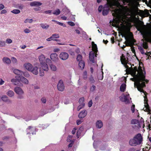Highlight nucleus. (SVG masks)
<instances>
[{"label":"nucleus","instance_id":"19","mask_svg":"<svg viewBox=\"0 0 151 151\" xmlns=\"http://www.w3.org/2000/svg\"><path fill=\"white\" fill-rule=\"evenodd\" d=\"M92 47L93 51H94L95 53H97L98 51L97 45L96 44L94 43V42H92Z\"/></svg>","mask_w":151,"mask_h":151},{"label":"nucleus","instance_id":"20","mask_svg":"<svg viewBox=\"0 0 151 151\" xmlns=\"http://www.w3.org/2000/svg\"><path fill=\"white\" fill-rule=\"evenodd\" d=\"M112 11L114 12L112 13V15L113 17H117L119 15V9H116Z\"/></svg>","mask_w":151,"mask_h":151},{"label":"nucleus","instance_id":"26","mask_svg":"<svg viewBox=\"0 0 151 151\" xmlns=\"http://www.w3.org/2000/svg\"><path fill=\"white\" fill-rule=\"evenodd\" d=\"M59 57L60 58L63 60H66V52H62L60 55Z\"/></svg>","mask_w":151,"mask_h":151},{"label":"nucleus","instance_id":"32","mask_svg":"<svg viewBox=\"0 0 151 151\" xmlns=\"http://www.w3.org/2000/svg\"><path fill=\"white\" fill-rule=\"evenodd\" d=\"M50 67L51 69L53 71H56L57 70V68L55 65L52 64H50Z\"/></svg>","mask_w":151,"mask_h":151},{"label":"nucleus","instance_id":"29","mask_svg":"<svg viewBox=\"0 0 151 151\" xmlns=\"http://www.w3.org/2000/svg\"><path fill=\"white\" fill-rule=\"evenodd\" d=\"M126 84L125 83H122L120 87V90L122 92H124L125 89L126 88Z\"/></svg>","mask_w":151,"mask_h":151},{"label":"nucleus","instance_id":"34","mask_svg":"<svg viewBox=\"0 0 151 151\" xmlns=\"http://www.w3.org/2000/svg\"><path fill=\"white\" fill-rule=\"evenodd\" d=\"M11 12L15 14H17L19 13L20 11L19 9H14L11 11Z\"/></svg>","mask_w":151,"mask_h":151},{"label":"nucleus","instance_id":"38","mask_svg":"<svg viewBox=\"0 0 151 151\" xmlns=\"http://www.w3.org/2000/svg\"><path fill=\"white\" fill-rule=\"evenodd\" d=\"M73 137V136L72 135H68V137L67 139V141L68 142H70L72 141V138Z\"/></svg>","mask_w":151,"mask_h":151},{"label":"nucleus","instance_id":"22","mask_svg":"<svg viewBox=\"0 0 151 151\" xmlns=\"http://www.w3.org/2000/svg\"><path fill=\"white\" fill-rule=\"evenodd\" d=\"M30 4L31 6H39L41 5L42 4L40 2L35 1L31 2Z\"/></svg>","mask_w":151,"mask_h":151},{"label":"nucleus","instance_id":"50","mask_svg":"<svg viewBox=\"0 0 151 151\" xmlns=\"http://www.w3.org/2000/svg\"><path fill=\"white\" fill-rule=\"evenodd\" d=\"M12 61V62L13 63H16L17 62V60L16 58L14 57H13L11 59Z\"/></svg>","mask_w":151,"mask_h":151},{"label":"nucleus","instance_id":"44","mask_svg":"<svg viewBox=\"0 0 151 151\" xmlns=\"http://www.w3.org/2000/svg\"><path fill=\"white\" fill-rule=\"evenodd\" d=\"M44 75V70L40 68V76H43Z\"/></svg>","mask_w":151,"mask_h":151},{"label":"nucleus","instance_id":"15","mask_svg":"<svg viewBox=\"0 0 151 151\" xmlns=\"http://www.w3.org/2000/svg\"><path fill=\"white\" fill-rule=\"evenodd\" d=\"M38 68L37 67L35 66L34 67H33L30 71L34 74L36 75L38 73Z\"/></svg>","mask_w":151,"mask_h":151},{"label":"nucleus","instance_id":"18","mask_svg":"<svg viewBox=\"0 0 151 151\" xmlns=\"http://www.w3.org/2000/svg\"><path fill=\"white\" fill-rule=\"evenodd\" d=\"M40 65L42 70L47 71L48 70L49 68L48 65L45 63L43 64H41Z\"/></svg>","mask_w":151,"mask_h":151},{"label":"nucleus","instance_id":"57","mask_svg":"<svg viewBox=\"0 0 151 151\" xmlns=\"http://www.w3.org/2000/svg\"><path fill=\"white\" fill-rule=\"evenodd\" d=\"M24 32L26 33H28L30 32L31 31L29 29L26 28L24 29Z\"/></svg>","mask_w":151,"mask_h":151},{"label":"nucleus","instance_id":"60","mask_svg":"<svg viewBox=\"0 0 151 151\" xmlns=\"http://www.w3.org/2000/svg\"><path fill=\"white\" fill-rule=\"evenodd\" d=\"M77 130V129L75 127L72 130V133L73 134H74L76 132V130Z\"/></svg>","mask_w":151,"mask_h":151},{"label":"nucleus","instance_id":"36","mask_svg":"<svg viewBox=\"0 0 151 151\" xmlns=\"http://www.w3.org/2000/svg\"><path fill=\"white\" fill-rule=\"evenodd\" d=\"M40 25L42 28L43 29H47L49 27V25H45V24H40Z\"/></svg>","mask_w":151,"mask_h":151},{"label":"nucleus","instance_id":"27","mask_svg":"<svg viewBox=\"0 0 151 151\" xmlns=\"http://www.w3.org/2000/svg\"><path fill=\"white\" fill-rule=\"evenodd\" d=\"M96 126L99 128H101L103 126V123L101 120L97 121L96 122Z\"/></svg>","mask_w":151,"mask_h":151},{"label":"nucleus","instance_id":"6","mask_svg":"<svg viewBox=\"0 0 151 151\" xmlns=\"http://www.w3.org/2000/svg\"><path fill=\"white\" fill-rule=\"evenodd\" d=\"M57 88L59 91H63L65 88V86L63 81L60 80L58 82L57 85Z\"/></svg>","mask_w":151,"mask_h":151},{"label":"nucleus","instance_id":"31","mask_svg":"<svg viewBox=\"0 0 151 151\" xmlns=\"http://www.w3.org/2000/svg\"><path fill=\"white\" fill-rule=\"evenodd\" d=\"M142 40L143 41L142 44V46L145 49H147L148 48L147 42H144V40L143 39H142Z\"/></svg>","mask_w":151,"mask_h":151},{"label":"nucleus","instance_id":"42","mask_svg":"<svg viewBox=\"0 0 151 151\" xmlns=\"http://www.w3.org/2000/svg\"><path fill=\"white\" fill-rule=\"evenodd\" d=\"M138 48L139 50L140 51L141 53L142 54H145L146 55H147L146 53H145L144 52V49L142 47H138Z\"/></svg>","mask_w":151,"mask_h":151},{"label":"nucleus","instance_id":"61","mask_svg":"<svg viewBox=\"0 0 151 151\" xmlns=\"http://www.w3.org/2000/svg\"><path fill=\"white\" fill-rule=\"evenodd\" d=\"M35 10L36 11H39L41 9V7L39 6H37L34 8Z\"/></svg>","mask_w":151,"mask_h":151},{"label":"nucleus","instance_id":"39","mask_svg":"<svg viewBox=\"0 0 151 151\" xmlns=\"http://www.w3.org/2000/svg\"><path fill=\"white\" fill-rule=\"evenodd\" d=\"M139 122V121L138 120L136 119H133L131 121V123L132 124H137Z\"/></svg>","mask_w":151,"mask_h":151},{"label":"nucleus","instance_id":"54","mask_svg":"<svg viewBox=\"0 0 151 151\" xmlns=\"http://www.w3.org/2000/svg\"><path fill=\"white\" fill-rule=\"evenodd\" d=\"M81 133V131L80 130H78L77 132L76 136L78 138H79L80 136V134Z\"/></svg>","mask_w":151,"mask_h":151},{"label":"nucleus","instance_id":"28","mask_svg":"<svg viewBox=\"0 0 151 151\" xmlns=\"http://www.w3.org/2000/svg\"><path fill=\"white\" fill-rule=\"evenodd\" d=\"M110 10L109 8L106 9H104L102 11V14L104 16H106L108 14Z\"/></svg>","mask_w":151,"mask_h":151},{"label":"nucleus","instance_id":"21","mask_svg":"<svg viewBox=\"0 0 151 151\" xmlns=\"http://www.w3.org/2000/svg\"><path fill=\"white\" fill-rule=\"evenodd\" d=\"M78 65L81 69V70L83 69L85 65L84 61L83 60H81L79 62Z\"/></svg>","mask_w":151,"mask_h":151},{"label":"nucleus","instance_id":"23","mask_svg":"<svg viewBox=\"0 0 151 151\" xmlns=\"http://www.w3.org/2000/svg\"><path fill=\"white\" fill-rule=\"evenodd\" d=\"M1 99L3 101L7 102L8 103H9L11 102L8 99L7 96L5 95L1 97Z\"/></svg>","mask_w":151,"mask_h":151},{"label":"nucleus","instance_id":"7","mask_svg":"<svg viewBox=\"0 0 151 151\" xmlns=\"http://www.w3.org/2000/svg\"><path fill=\"white\" fill-rule=\"evenodd\" d=\"M120 60L122 64H125L126 63H128L129 62L128 58L127 57L126 58L123 54H122L121 56Z\"/></svg>","mask_w":151,"mask_h":151},{"label":"nucleus","instance_id":"52","mask_svg":"<svg viewBox=\"0 0 151 151\" xmlns=\"http://www.w3.org/2000/svg\"><path fill=\"white\" fill-rule=\"evenodd\" d=\"M67 23L68 24L71 26H74L75 25L74 22L71 21L68 22Z\"/></svg>","mask_w":151,"mask_h":151},{"label":"nucleus","instance_id":"13","mask_svg":"<svg viewBox=\"0 0 151 151\" xmlns=\"http://www.w3.org/2000/svg\"><path fill=\"white\" fill-rule=\"evenodd\" d=\"M14 91L16 93L18 94H22L23 93L22 89L20 87H16L14 88Z\"/></svg>","mask_w":151,"mask_h":151},{"label":"nucleus","instance_id":"1","mask_svg":"<svg viewBox=\"0 0 151 151\" xmlns=\"http://www.w3.org/2000/svg\"><path fill=\"white\" fill-rule=\"evenodd\" d=\"M138 70L136 67H135L132 71L134 76V78H131V80L132 81H134V86L136 87L138 90L141 92L144 93V94H148L143 89V88L145 87V82L146 83H148L149 81L145 79V72L144 73H143L142 70L141 69L140 72L137 74H136V72Z\"/></svg>","mask_w":151,"mask_h":151},{"label":"nucleus","instance_id":"64","mask_svg":"<svg viewBox=\"0 0 151 151\" xmlns=\"http://www.w3.org/2000/svg\"><path fill=\"white\" fill-rule=\"evenodd\" d=\"M14 94V92L11 90L9 91L7 93V94Z\"/></svg>","mask_w":151,"mask_h":151},{"label":"nucleus","instance_id":"14","mask_svg":"<svg viewBox=\"0 0 151 151\" xmlns=\"http://www.w3.org/2000/svg\"><path fill=\"white\" fill-rule=\"evenodd\" d=\"M39 59L40 62V64H43L45 63V57L44 55L41 54L39 56Z\"/></svg>","mask_w":151,"mask_h":151},{"label":"nucleus","instance_id":"63","mask_svg":"<svg viewBox=\"0 0 151 151\" xmlns=\"http://www.w3.org/2000/svg\"><path fill=\"white\" fill-rule=\"evenodd\" d=\"M54 40V38H53L52 37V36H51V37H50L49 38L47 39L46 40L48 41H50L52 40Z\"/></svg>","mask_w":151,"mask_h":151},{"label":"nucleus","instance_id":"51","mask_svg":"<svg viewBox=\"0 0 151 151\" xmlns=\"http://www.w3.org/2000/svg\"><path fill=\"white\" fill-rule=\"evenodd\" d=\"M135 106L134 104H133L131 107V110L132 113H134L135 111Z\"/></svg>","mask_w":151,"mask_h":151},{"label":"nucleus","instance_id":"33","mask_svg":"<svg viewBox=\"0 0 151 151\" xmlns=\"http://www.w3.org/2000/svg\"><path fill=\"white\" fill-rule=\"evenodd\" d=\"M80 105L78 106L77 107V110L78 111H79L81 109L83 108L85 106V104H80Z\"/></svg>","mask_w":151,"mask_h":151},{"label":"nucleus","instance_id":"41","mask_svg":"<svg viewBox=\"0 0 151 151\" xmlns=\"http://www.w3.org/2000/svg\"><path fill=\"white\" fill-rule=\"evenodd\" d=\"M82 57L81 55L80 54H78L77 56V61L79 62L81 60H82Z\"/></svg>","mask_w":151,"mask_h":151},{"label":"nucleus","instance_id":"37","mask_svg":"<svg viewBox=\"0 0 151 151\" xmlns=\"http://www.w3.org/2000/svg\"><path fill=\"white\" fill-rule=\"evenodd\" d=\"M75 141V139H73L72 141L70 142V143L68 145V148L72 147L73 146L74 143Z\"/></svg>","mask_w":151,"mask_h":151},{"label":"nucleus","instance_id":"46","mask_svg":"<svg viewBox=\"0 0 151 151\" xmlns=\"http://www.w3.org/2000/svg\"><path fill=\"white\" fill-rule=\"evenodd\" d=\"M87 72L85 71L84 72L83 74V78L84 80H86L87 78Z\"/></svg>","mask_w":151,"mask_h":151},{"label":"nucleus","instance_id":"56","mask_svg":"<svg viewBox=\"0 0 151 151\" xmlns=\"http://www.w3.org/2000/svg\"><path fill=\"white\" fill-rule=\"evenodd\" d=\"M93 102L92 100H91L88 103V106L89 107H91L92 105Z\"/></svg>","mask_w":151,"mask_h":151},{"label":"nucleus","instance_id":"11","mask_svg":"<svg viewBox=\"0 0 151 151\" xmlns=\"http://www.w3.org/2000/svg\"><path fill=\"white\" fill-rule=\"evenodd\" d=\"M87 111L85 110L81 111L78 114L79 118L80 119L84 118L87 115Z\"/></svg>","mask_w":151,"mask_h":151},{"label":"nucleus","instance_id":"62","mask_svg":"<svg viewBox=\"0 0 151 151\" xmlns=\"http://www.w3.org/2000/svg\"><path fill=\"white\" fill-rule=\"evenodd\" d=\"M51 10H48L44 11V13L46 14H50L51 13Z\"/></svg>","mask_w":151,"mask_h":151},{"label":"nucleus","instance_id":"30","mask_svg":"<svg viewBox=\"0 0 151 151\" xmlns=\"http://www.w3.org/2000/svg\"><path fill=\"white\" fill-rule=\"evenodd\" d=\"M11 82L14 83L16 85H17L19 82V78L16 79L14 78L12 79L11 81Z\"/></svg>","mask_w":151,"mask_h":151},{"label":"nucleus","instance_id":"10","mask_svg":"<svg viewBox=\"0 0 151 151\" xmlns=\"http://www.w3.org/2000/svg\"><path fill=\"white\" fill-rule=\"evenodd\" d=\"M119 99L122 102H124L126 104H128L129 103V101L125 95H123V96L119 97Z\"/></svg>","mask_w":151,"mask_h":151},{"label":"nucleus","instance_id":"55","mask_svg":"<svg viewBox=\"0 0 151 151\" xmlns=\"http://www.w3.org/2000/svg\"><path fill=\"white\" fill-rule=\"evenodd\" d=\"M46 62L47 63L49 64H50V63H52L51 60L50 59L48 58H47L46 59Z\"/></svg>","mask_w":151,"mask_h":151},{"label":"nucleus","instance_id":"43","mask_svg":"<svg viewBox=\"0 0 151 151\" xmlns=\"http://www.w3.org/2000/svg\"><path fill=\"white\" fill-rule=\"evenodd\" d=\"M141 34L142 35L143 38L145 39V40L146 41H148V39L146 34L143 33H142Z\"/></svg>","mask_w":151,"mask_h":151},{"label":"nucleus","instance_id":"3","mask_svg":"<svg viewBox=\"0 0 151 151\" xmlns=\"http://www.w3.org/2000/svg\"><path fill=\"white\" fill-rule=\"evenodd\" d=\"M137 11L134 8H129L127 7L126 9H124L123 13L125 17L127 16H132L135 15Z\"/></svg>","mask_w":151,"mask_h":151},{"label":"nucleus","instance_id":"48","mask_svg":"<svg viewBox=\"0 0 151 151\" xmlns=\"http://www.w3.org/2000/svg\"><path fill=\"white\" fill-rule=\"evenodd\" d=\"M89 81L91 83H94L95 81L93 78V77L92 76H91L89 78Z\"/></svg>","mask_w":151,"mask_h":151},{"label":"nucleus","instance_id":"58","mask_svg":"<svg viewBox=\"0 0 151 151\" xmlns=\"http://www.w3.org/2000/svg\"><path fill=\"white\" fill-rule=\"evenodd\" d=\"M42 102L43 103H45L46 101V99L45 98L43 97L41 99Z\"/></svg>","mask_w":151,"mask_h":151},{"label":"nucleus","instance_id":"2","mask_svg":"<svg viewBox=\"0 0 151 151\" xmlns=\"http://www.w3.org/2000/svg\"><path fill=\"white\" fill-rule=\"evenodd\" d=\"M142 137L141 134L138 133L132 139L129 141L130 145L132 146H136L141 144L142 141Z\"/></svg>","mask_w":151,"mask_h":151},{"label":"nucleus","instance_id":"12","mask_svg":"<svg viewBox=\"0 0 151 151\" xmlns=\"http://www.w3.org/2000/svg\"><path fill=\"white\" fill-rule=\"evenodd\" d=\"M24 68L29 71H30L32 68L33 66L30 63H26L24 65Z\"/></svg>","mask_w":151,"mask_h":151},{"label":"nucleus","instance_id":"17","mask_svg":"<svg viewBox=\"0 0 151 151\" xmlns=\"http://www.w3.org/2000/svg\"><path fill=\"white\" fill-rule=\"evenodd\" d=\"M96 53L90 52L89 53V59L93 63H94V56L95 55V53Z\"/></svg>","mask_w":151,"mask_h":151},{"label":"nucleus","instance_id":"35","mask_svg":"<svg viewBox=\"0 0 151 151\" xmlns=\"http://www.w3.org/2000/svg\"><path fill=\"white\" fill-rule=\"evenodd\" d=\"M60 9H57L55 10L52 13V14L54 15H57L60 14Z\"/></svg>","mask_w":151,"mask_h":151},{"label":"nucleus","instance_id":"8","mask_svg":"<svg viewBox=\"0 0 151 151\" xmlns=\"http://www.w3.org/2000/svg\"><path fill=\"white\" fill-rule=\"evenodd\" d=\"M50 58L53 61L55 62H57L59 59L58 55L55 53L51 54Z\"/></svg>","mask_w":151,"mask_h":151},{"label":"nucleus","instance_id":"59","mask_svg":"<svg viewBox=\"0 0 151 151\" xmlns=\"http://www.w3.org/2000/svg\"><path fill=\"white\" fill-rule=\"evenodd\" d=\"M6 42L8 44H10L12 42V40L10 39H7L6 40Z\"/></svg>","mask_w":151,"mask_h":151},{"label":"nucleus","instance_id":"45","mask_svg":"<svg viewBox=\"0 0 151 151\" xmlns=\"http://www.w3.org/2000/svg\"><path fill=\"white\" fill-rule=\"evenodd\" d=\"M6 45V42L5 41H0V47H3Z\"/></svg>","mask_w":151,"mask_h":151},{"label":"nucleus","instance_id":"16","mask_svg":"<svg viewBox=\"0 0 151 151\" xmlns=\"http://www.w3.org/2000/svg\"><path fill=\"white\" fill-rule=\"evenodd\" d=\"M19 82L21 81L25 84H28L29 83L28 81L25 78L22 76H19Z\"/></svg>","mask_w":151,"mask_h":151},{"label":"nucleus","instance_id":"25","mask_svg":"<svg viewBox=\"0 0 151 151\" xmlns=\"http://www.w3.org/2000/svg\"><path fill=\"white\" fill-rule=\"evenodd\" d=\"M14 73L15 74L19 76H22L23 73L22 71L17 69H14Z\"/></svg>","mask_w":151,"mask_h":151},{"label":"nucleus","instance_id":"9","mask_svg":"<svg viewBox=\"0 0 151 151\" xmlns=\"http://www.w3.org/2000/svg\"><path fill=\"white\" fill-rule=\"evenodd\" d=\"M35 128L33 127L29 126L28 128L27 129V134H34V132H35Z\"/></svg>","mask_w":151,"mask_h":151},{"label":"nucleus","instance_id":"24","mask_svg":"<svg viewBox=\"0 0 151 151\" xmlns=\"http://www.w3.org/2000/svg\"><path fill=\"white\" fill-rule=\"evenodd\" d=\"M3 61L4 63L7 64H10L11 62V60L7 57H4L3 58Z\"/></svg>","mask_w":151,"mask_h":151},{"label":"nucleus","instance_id":"47","mask_svg":"<svg viewBox=\"0 0 151 151\" xmlns=\"http://www.w3.org/2000/svg\"><path fill=\"white\" fill-rule=\"evenodd\" d=\"M52 36L54 39L59 37V35L56 34H54L52 35Z\"/></svg>","mask_w":151,"mask_h":151},{"label":"nucleus","instance_id":"4","mask_svg":"<svg viewBox=\"0 0 151 151\" xmlns=\"http://www.w3.org/2000/svg\"><path fill=\"white\" fill-rule=\"evenodd\" d=\"M147 95H145V96H143V97L144 98V106L145 108V110H144V108H143V109L145 111L149 112H150V111H151L148 103V99Z\"/></svg>","mask_w":151,"mask_h":151},{"label":"nucleus","instance_id":"5","mask_svg":"<svg viewBox=\"0 0 151 151\" xmlns=\"http://www.w3.org/2000/svg\"><path fill=\"white\" fill-rule=\"evenodd\" d=\"M135 40L133 39L132 40H128L127 42V44L126 45H123V46L121 47L122 49H124L126 46L131 47L133 46L134 43L135 42Z\"/></svg>","mask_w":151,"mask_h":151},{"label":"nucleus","instance_id":"53","mask_svg":"<svg viewBox=\"0 0 151 151\" xmlns=\"http://www.w3.org/2000/svg\"><path fill=\"white\" fill-rule=\"evenodd\" d=\"M96 88V87L95 86H92L90 88V91L92 92L94 91L95 90Z\"/></svg>","mask_w":151,"mask_h":151},{"label":"nucleus","instance_id":"49","mask_svg":"<svg viewBox=\"0 0 151 151\" xmlns=\"http://www.w3.org/2000/svg\"><path fill=\"white\" fill-rule=\"evenodd\" d=\"M33 20L32 19H26L24 21V22L25 23H26L27 22H29V23H32Z\"/></svg>","mask_w":151,"mask_h":151},{"label":"nucleus","instance_id":"40","mask_svg":"<svg viewBox=\"0 0 151 151\" xmlns=\"http://www.w3.org/2000/svg\"><path fill=\"white\" fill-rule=\"evenodd\" d=\"M84 98L83 97H82L80 98L79 100V103L80 104H85L84 103Z\"/></svg>","mask_w":151,"mask_h":151}]
</instances>
